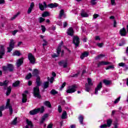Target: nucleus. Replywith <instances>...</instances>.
Here are the masks:
<instances>
[{
	"mask_svg": "<svg viewBox=\"0 0 128 128\" xmlns=\"http://www.w3.org/2000/svg\"><path fill=\"white\" fill-rule=\"evenodd\" d=\"M88 56V52H84L80 56V58L83 60L84 58H86V56Z\"/></svg>",
	"mask_w": 128,
	"mask_h": 128,
	"instance_id": "b1692460",
	"label": "nucleus"
},
{
	"mask_svg": "<svg viewBox=\"0 0 128 128\" xmlns=\"http://www.w3.org/2000/svg\"><path fill=\"white\" fill-rule=\"evenodd\" d=\"M10 99H8L6 106L4 107V106H2L1 107H0V116H2V111L4 110H6V108H9L10 114H12V106H10Z\"/></svg>",
	"mask_w": 128,
	"mask_h": 128,
	"instance_id": "f257e3e1",
	"label": "nucleus"
},
{
	"mask_svg": "<svg viewBox=\"0 0 128 128\" xmlns=\"http://www.w3.org/2000/svg\"><path fill=\"white\" fill-rule=\"evenodd\" d=\"M2 68H3V70L6 72V70H8V66L6 67V66H4L3 67H2Z\"/></svg>",
	"mask_w": 128,
	"mask_h": 128,
	"instance_id": "052dcab7",
	"label": "nucleus"
},
{
	"mask_svg": "<svg viewBox=\"0 0 128 128\" xmlns=\"http://www.w3.org/2000/svg\"><path fill=\"white\" fill-rule=\"evenodd\" d=\"M34 3L32 2L30 4V6L28 8V14H30V12H32V10H34Z\"/></svg>",
	"mask_w": 128,
	"mask_h": 128,
	"instance_id": "6ab92c4d",
	"label": "nucleus"
},
{
	"mask_svg": "<svg viewBox=\"0 0 128 128\" xmlns=\"http://www.w3.org/2000/svg\"><path fill=\"white\" fill-rule=\"evenodd\" d=\"M95 40L100 42V36H95Z\"/></svg>",
	"mask_w": 128,
	"mask_h": 128,
	"instance_id": "bf43d9fd",
	"label": "nucleus"
},
{
	"mask_svg": "<svg viewBox=\"0 0 128 128\" xmlns=\"http://www.w3.org/2000/svg\"><path fill=\"white\" fill-rule=\"evenodd\" d=\"M44 112V107L42 106L40 108H38L30 111V114L34 116V114H38V112H40L42 114Z\"/></svg>",
	"mask_w": 128,
	"mask_h": 128,
	"instance_id": "f03ea898",
	"label": "nucleus"
},
{
	"mask_svg": "<svg viewBox=\"0 0 128 128\" xmlns=\"http://www.w3.org/2000/svg\"><path fill=\"white\" fill-rule=\"evenodd\" d=\"M59 66H63L64 68H66L68 66V61L66 60H62L58 62Z\"/></svg>",
	"mask_w": 128,
	"mask_h": 128,
	"instance_id": "ddd939ff",
	"label": "nucleus"
},
{
	"mask_svg": "<svg viewBox=\"0 0 128 128\" xmlns=\"http://www.w3.org/2000/svg\"><path fill=\"white\" fill-rule=\"evenodd\" d=\"M96 0H91V4H92L94 5L96 4Z\"/></svg>",
	"mask_w": 128,
	"mask_h": 128,
	"instance_id": "e2e57ef3",
	"label": "nucleus"
},
{
	"mask_svg": "<svg viewBox=\"0 0 128 128\" xmlns=\"http://www.w3.org/2000/svg\"><path fill=\"white\" fill-rule=\"evenodd\" d=\"M45 20L46 19L40 17V18H39V20H38L39 22L40 23L43 22H44Z\"/></svg>",
	"mask_w": 128,
	"mask_h": 128,
	"instance_id": "09e8293b",
	"label": "nucleus"
},
{
	"mask_svg": "<svg viewBox=\"0 0 128 128\" xmlns=\"http://www.w3.org/2000/svg\"><path fill=\"white\" fill-rule=\"evenodd\" d=\"M73 42L75 44L76 46H78L80 44V38L78 36H75L73 38Z\"/></svg>",
	"mask_w": 128,
	"mask_h": 128,
	"instance_id": "9d476101",
	"label": "nucleus"
},
{
	"mask_svg": "<svg viewBox=\"0 0 128 128\" xmlns=\"http://www.w3.org/2000/svg\"><path fill=\"white\" fill-rule=\"evenodd\" d=\"M64 10H61L60 12V18H62L64 16Z\"/></svg>",
	"mask_w": 128,
	"mask_h": 128,
	"instance_id": "a19ab883",
	"label": "nucleus"
},
{
	"mask_svg": "<svg viewBox=\"0 0 128 128\" xmlns=\"http://www.w3.org/2000/svg\"><path fill=\"white\" fill-rule=\"evenodd\" d=\"M58 4L56 3L54 4H48V6L50 8H54L58 7Z\"/></svg>",
	"mask_w": 128,
	"mask_h": 128,
	"instance_id": "5701e85b",
	"label": "nucleus"
},
{
	"mask_svg": "<svg viewBox=\"0 0 128 128\" xmlns=\"http://www.w3.org/2000/svg\"><path fill=\"white\" fill-rule=\"evenodd\" d=\"M113 68H114V66L112 65V66H108L106 68V70H112Z\"/></svg>",
	"mask_w": 128,
	"mask_h": 128,
	"instance_id": "de8ad7c7",
	"label": "nucleus"
},
{
	"mask_svg": "<svg viewBox=\"0 0 128 128\" xmlns=\"http://www.w3.org/2000/svg\"><path fill=\"white\" fill-rule=\"evenodd\" d=\"M66 82H64L60 88V90H62V88H64V86H66Z\"/></svg>",
	"mask_w": 128,
	"mask_h": 128,
	"instance_id": "5fc2aeb1",
	"label": "nucleus"
},
{
	"mask_svg": "<svg viewBox=\"0 0 128 128\" xmlns=\"http://www.w3.org/2000/svg\"><path fill=\"white\" fill-rule=\"evenodd\" d=\"M67 34L68 36H72L74 35V29L72 28H70L68 30Z\"/></svg>",
	"mask_w": 128,
	"mask_h": 128,
	"instance_id": "412c9836",
	"label": "nucleus"
},
{
	"mask_svg": "<svg viewBox=\"0 0 128 128\" xmlns=\"http://www.w3.org/2000/svg\"><path fill=\"white\" fill-rule=\"evenodd\" d=\"M13 56H20V52L19 51H15L14 52H13Z\"/></svg>",
	"mask_w": 128,
	"mask_h": 128,
	"instance_id": "72a5a7b5",
	"label": "nucleus"
},
{
	"mask_svg": "<svg viewBox=\"0 0 128 128\" xmlns=\"http://www.w3.org/2000/svg\"><path fill=\"white\" fill-rule=\"evenodd\" d=\"M61 118L62 120L66 118V112L64 111L63 112Z\"/></svg>",
	"mask_w": 128,
	"mask_h": 128,
	"instance_id": "c85d7f7f",
	"label": "nucleus"
},
{
	"mask_svg": "<svg viewBox=\"0 0 128 128\" xmlns=\"http://www.w3.org/2000/svg\"><path fill=\"white\" fill-rule=\"evenodd\" d=\"M8 70L10 72H12L14 70V66L12 64H8Z\"/></svg>",
	"mask_w": 128,
	"mask_h": 128,
	"instance_id": "a878e982",
	"label": "nucleus"
},
{
	"mask_svg": "<svg viewBox=\"0 0 128 128\" xmlns=\"http://www.w3.org/2000/svg\"><path fill=\"white\" fill-rule=\"evenodd\" d=\"M85 86H86V92H90V88L88 87V84H85Z\"/></svg>",
	"mask_w": 128,
	"mask_h": 128,
	"instance_id": "3c124183",
	"label": "nucleus"
},
{
	"mask_svg": "<svg viewBox=\"0 0 128 128\" xmlns=\"http://www.w3.org/2000/svg\"><path fill=\"white\" fill-rule=\"evenodd\" d=\"M47 79L49 82H50V84H52L54 82V78L51 77V78L50 79V77H48Z\"/></svg>",
	"mask_w": 128,
	"mask_h": 128,
	"instance_id": "f704fd0d",
	"label": "nucleus"
},
{
	"mask_svg": "<svg viewBox=\"0 0 128 128\" xmlns=\"http://www.w3.org/2000/svg\"><path fill=\"white\" fill-rule=\"evenodd\" d=\"M11 92H12V88L10 86H9L7 88V92H6V96H9V94H10Z\"/></svg>",
	"mask_w": 128,
	"mask_h": 128,
	"instance_id": "c756f323",
	"label": "nucleus"
},
{
	"mask_svg": "<svg viewBox=\"0 0 128 128\" xmlns=\"http://www.w3.org/2000/svg\"><path fill=\"white\" fill-rule=\"evenodd\" d=\"M114 27L116 28V20H114Z\"/></svg>",
	"mask_w": 128,
	"mask_h": 128,
	"instance_id": "69168bd1",
	"label": "nucleus"
},
{
	"mask_svg": "<svg viewBox=\"0 0 128 128\" xmlns=\"http://www.w3.org/2000/svg\"><path fill=\"white\" fill-rule=\"evenodd\" d=\"M18 84H20V81L18 80L14 82L12 84V86L14 87L16 86H18Z\"/></svg>",
	"mask_w": 128,
	"mask_h": 128,
	"instance_id": "4c0bfd02",
	"label": "nucleus"
},
{
	"mask_svg": "<svg viewBox=\"0 0 128 128\" xmlns=\"http://www.w3.org/2000/svg\"><path fill=\"white\" fill-rule=\"evenodd\" d=\"M68 26V22H64L63 24V26L64 28H66Z\"/></svg>",
	"mask_w": 128,
	"mask_h": 128,
	"instance_id": "0e129e2a",
	"label": "nucleus"
},
{
	"mask_svg": "<svg viewBox=\"0 0 128 128\" xmlns=\"http://www.w3.org/2000/svg\"><path fill=\"white\" fill-rule=\"evenodd\" d=\"M119 66H126V64L124 62H120L118 64Z\"/></svg>",
	"mask_w": 128,
	"mask_h": 128,
	"instance_id": "13d9d810",
	"label": "nucleus"
},
{
	"mask_svg": "<svg viewBox=\"0 0 128 128\" xmlns=\"http://www.w3.org/2000/svg\"><path fill=\"white\" fill-rule=\"evenodd\" d=\"M47 128H52V124H48L47 126Z\"/></svg>",
	"mask_w": 128,
	"mask_h": 128,
	"instance_id": "774afa93",
	"label": "nucleus"
},
{
	"mask_svg": "<svg viewBox=\"0 0 128 128\" xmlns=\"http://www.w3.org/2000/svg\"><path fill=\"white\" fill-rule=\"evenodd\" d=\"M26 126L25 128H32L34 126V125H32V121L28 120V119H27L26 120Z\"/></svg>",
	"mask_w": 128,
	"mask_h": 128,
	"instance_id": "9b49d317",
	"label": "nucleus"
},
{
	"mask_svg": "<svg viewBox=\"0 0 128 128\" xmlns=\"http://www.w3.org/2000/svg\"><path fill=\"white\" fill-rule=\"evenodd\" d=\"M40 76H37L36 79V83L37 86H40Z\"/></svg>",
	"mask_w": 128,
	"mask_h": 128,
	"instance_id": "bb28decb",
	"label": "nucleus"
},
{
	"mask_svg": "<svg viewBox=\"0 0 128 128\" xmlns=\"http://www.w3.org/2000/svg\"><path fill=\"white\" fill-rule=\"evenodd\" d=\"M8 82V80H5L4 82H0V86H6Z\"/></svg>",
	"mask_w": 128,
	"mask_h": 128,
	"instance_id": "2f4dec72",
	"label": "nucleus"
},
{
	"mask_svg": "<svg viewBox=\"0 0 128 128\" xmlns=\"http://www.w3.org/2000/svg\"><path fill=\"white\" fill-rule=\"evenodd\" d=\"M43 44H42V46H46L48 45V42H46V40L45 39H43Z\"/></svg>",
	"mask_w": 128,
	"mask_h": 128,
	"instance_id": "c03bdc74",
	"label": "nucleus"
},
{
	"mask_svg": "<svg viewBox=\"0 0 128 128\" xmlns=\"http://www.w3.org/2000/svg\"><path fill=\"white\" fill-rule=\"evenodd\" d=\"M97 46L98 48H102L104 46V43H98Z\"/></svg>",
	"mask_w": 128,
	"mask_h": 128,
	"instance_id": "603ef678",
	"label": "nucleus"
},
{
	"mask_svg": "<svg viewBox=\"0 0 128 128\" xmlns=\"http://www.w3.org/2000/svg\"><path fill=\"white\" fill-rule=\"evenodd\" d=\"M82 18H88V14L82 10L80 13Z\"/></svg>",
	"mask_w": 128,
	"mask_h": 128,
	"instance_id": "4be33fe9",
	"label": "nucleus"
},
{
	"mask_svg": "<svg viewBox=\"0 0 128 128\" xmlns=\"http://www.w3.org/2000/svg\"><path fill=\"white\" fill-rule=\"evenodd\" d=\"M50 16V13L48 12H45L42 14V18H46V16Z\"/></svg>",
	"mask_w": 128,
	"mask_h": 128,
	"instance_id": "7c9ffc66",
	"label": "nucleus"
},
{
	"mask_svg": "<svg viewBox=\"0 0 128 128\" xmlns=\"http://www.w3.org/2000/svg\"><path fill=\"white\" fill-rule=\"evenodd\" d=\"M50 92L52 94H58V92H56V91L54 90H51Z\"/></svg>",
	"mask_w": 128,
	"mask_h": 128,
	"instance_id": "4d7b16f0",
	"label": "nucleus"
},
{
	"mask_svg": "<svg viewBox=\"0 0 128 128\" xmlns=\"http://www.w3.org/2000/svg\"><path fill=\"white\" fill-rule=\"evenodd\" d=\"M48 118V114H44L42 116V119H41V120L40 121V124H42L44 122H46V120Z\"/></svg>",
	"mask_w": 128,
	"mask_h": 128,
	"instance_id": "dca6fc26",
	"label": "nucleus"
},
{
	"mask_svg": "<svg viewBox=\"0 0 128 128\" xmlns=\"http://www.w3.org/2000/svg\"><path fill=\"white\" fill-rule=\"evenodd\" d=\"M112 120L111 119H109L107 120V124H104L100 126V128H110V126H112Z\"/></svg>",
	"mask_w": 128,
	"mask_h": 128,
	"instance_id": "0eeeda50",
	"label": "nucleus"
},
{
	"mask_svg": "<svg viewBox=\"0 0 128 128\" xmlns=\"http://www.w3.org/2000/svg\"><path fill=\"white\" fill-rule=\"evenodd\" d=\"M24 63V58H21L20 59H18L17 60L16 66H18V68H19V66H20L22 64Z\"/></svg>",
	"mask_w": 128,
	"mask_h": 128,
	"instance_id": "4468645a",
	"label": "nucleus"
},
{
	"mask_svg": "<svg viewBox=\"0 0 128 128\" xmlns=\"http://www.w3.org/2000/svg\"><path fill=\"white\" fill-rule=\"evenodd\" d=\"M4 54V46H0V58H2Z\"/></svg>",
	"mask_w": 128,
	"mask_h": 128,
	"instance_id": "a211bd4d",
	"label": "nucleus"
},
{
	"mask_svg": "<svg viewBox=\"0 0 128 128\" xmlns=\"http://www.w3.org/2000/svg\"><path fill=\"white\" fill-rule=\"evenodd\" d=\"M111 4L112 6H116V0H111Z\"/></svg>",
	"mask_w": 128,
	"mask_h": 128,
	"instance_id": "680f3d73",
	"label": "nucleus"
},
{
	"mask_svg": "<svg viewBox=\"0 0 128 128\" xmlns=\"http://www.w3.org/2000/svg\"><path fill=\"white\" fill-rule=\"evenodd\" d=\"M79 120L80 122V123L81 124H83V122H84V117H82V116H80L79 117Z\"/></svg>",
	"mask_w": 128,
	"mask_h": 128,
	"instance_id": "e433bc0d",
	"label": "nucleus"
},
{
	"mask_svg": "<svg viewBox=\"0 0 128 128\" xmlns=\"http://www.w3.org/2000/svg\"><path fill=\"white\" fill-rule=\"evenodd\" d=\"M20 14V12L17 13L16 14H15L13 17L11 18V20H16L18 16Z\"/></svg>",
	"mask_w": 128,
	"mask_h": 128,
	"instance_id": "58836bf2",
	"label": "nucleus"
},
{
	"mask_svg": "<svg viewBox=\"0 0 128 128\" xmlns=\"http://www.w3.org/2000/svg\"><path fill=\"white\" fill-rule=\"evenodd\" d=\"M41 30H42V32H46V27L44 26V25L41 26Z\"/></svg>",
	"mask_w": 128,
	"mask_h": 128,
	"instance_id": "79ce46f5",
	"label": "nucleus"
},
{
	"mask_svg": "<svg viewBox=\"0 0 128 128\" xmlns=\"http://www.w3.org/2000/svg\"><path fill=\"white\" fill-rule=\"evenodd\" d=\"M120 100V96L118 97L114 101V104H118Z\"/></svg>",
	"mask_w": 128,
	"mask_h": 128,
	"instance_id": "49530a36",
	"label": "nucleus"
},
{
	"mask_svg": "<svg viewBox=\"0 0 128 128\" xmlns=\"http://www.w3.org/2000/svg\"><path fill=\"white\" fill-rule=\"evenodd\" d=\"M103 82H104V84L106 85L110 84V82L108 80H104Z\"/></svg>",
	"mask_w": 128,
	"mask_h": 128,
	"instance_id": "a18cd8bd",
	"label": "nucleus"
},
{
	"mask_svg": "<svg viewBox=\"0 0 128 128\" xmlns=\"http://www.w3.org/2000/svg\"><path fill=\"white\" fill-rule=\"evenodd\" d=\"M28 59L30 63L32 64H36V58L34 56L32 53H29L28 54Z\"/></svg>",
	"mask_w": 128,
	"mask_h": 128,
	"instance_id": "39448f33",
	"label": "nucleus"
},
{
	"mask_svg": "<svg viewBox=\"0 0 128 128\" xmlns=\"http://www.w3.org/2000/svg\"><path fill=\"white\" fill-rule=\"evenodd\" d=\"M100 16V15L98 14H94L93 15V18H94V20H96V18H98Z\"/></svg>",
	"mask_w": 128,
	"mask_h": 128,
	"instance_id": "864d4df0",
	"label": "nucleus"
},
{
	"mask_svg": "<svg viewBox=\"0 0 128 128\" xmlns=\"http://www.w3.org/2000/svg\"><path fill=\"white\" fill-rule=\"evenodd\" d=\"M58 112L60 113V112H62V106H58Z\"/></svg>",
	"mask_w": 128,
	"mask_h": 128,
	"instance_id": "6e6d98bb",
	"label": "nucleus"
},
{
	"mask_svg": "<svg viewBox=\"0 0 128 128\" xmlns=\"http://www.w3.org/2000/svg\"><path fill=\"white\" fill-rule=\"evenodd\" d=\"M48 88V82H44V88Z\"/></svg>",
	"mask_w": 128,
	"mask_h": 128,
	"instance_id": "c9c22d12",
	"label": "nucleus"
},
{
	"mask_svg": "<svg viewBox=\"0 0 128 128\" xmlns=\"http://www.w3.org/2000/svg\"><path fill=\"white\" fill-rule=\"evenodd\" d=\"M39 8L40 10H44V8H46V2H44L43 4L40 3Z\"/></svg>",
	"mask_w": 128,
	"mask_h": 128,
	"instance_id": "f3484780",
	"label": "nucleus"
},
{
	"mask_svg": "<svg viewBox=\"0 0 128 128\" xmlns=\"http://www.w3.org/2000/svg\"><path fill=\"white\" fill-rule=\"evenodd\" d=\"M104 56V54H100L97 56V58L98 59L102 58Z\"/></svg>",
	"mask_w": 128,
	"mask_h": 128,
	"instance_id": "8fccbe9b",
	"label": "nucleus"
},
{
	"mask_svg": "<svg viewBox=\"0 0 128 128\" xmlns=\"http://www.w3.org/2000/svg\"><path fill=\"white\" fill-rule=\"evenodd\" d=\"M28 94V92L25 91V92L22 94V102H26L27 100L26 98V94Z\"/></svg>",
	"mask_w": 128,
	"mask_h": 128,
	"instance_id": "2eb2a0df",
	"label": "nucleus"
},
{
	"mask_svg": "<svg viewBox=\"0 0 128 128\" xmlns=\"http://www.w3.org/2000/svg\"><path fill=\"white\" fill-rule=\"evenodd\" d=\"M120 34L122 36H126V28H123L121 29L120 31Z\"/></svg>",
	"mask_w": 128,
	"mask_h": 128,
	"instance_id": "aec40b11",
	"label": "nucleus"
},
{
	"mask_svg": "<svg viewBox=\"0 0 128 128\" xmlns=\"http://www.w3.org/2000/svg\"><path fill=\"white\" fill-rule=\"evenodd\" d=\"M18 32V30H14V31L12 32V34L13 36H15L16 34Z\"/></svg>",
	"mask_w": 128,
	"mask_h": 128,
	"instance_id": "338daca9",
	"label": "nucleus"
},
{
	"mask_svg": "<svg viewBox=\"0 0 128 128\" xmlns=\"http://www.w3.org/2000/svg\"><path fill=\"white\" fill-rule=\"evenodd\" d=\"M76 90V86H69L66 90V92L67 94H72Z\"/></svg>",
	"mask_w": 128,
	"mask_h": 128,
	"instance_id": "7ed1b4c3",
	"label": "nucleus"
},
{
	"mask_svg": "<svg viewBox=\"0 0 128 128\" xmlns=\"http://www.w3.org/2000/svg\"><path fill=\"white\" fill-rule=\"evenodd\" d=\"M62 44H64V42H61L56 50L58 54H54L53 55H52V56L53 58H58V54H60L61 48H62Z\"/></svg>",
	"mask_w": 128,
	"mask_h": 128,
	"instance_id": "423d86ee",
	"label": "nucleus"
},
{
	"mask_svg": "<svg viewBox=\"0 0 128 128\" xmlns=\"http://www.w3.org/2000/svg\"><path fill=\"white\" fill-rule=\"evenodd\" d=\"M102 82H100L98 85L95 88V94H98V92L102 90Z\"/></svg>",
	"mask_w": 128,
	"mask_h": 128,
	"instance_id": "1a4fd4ad",
	"label": "nucleus"
},
{
	"mask_svg": "<svg viewBox=\"0 0 128 128\" xmlns=\"http://www.w3.org/2000/svg\"><path fill=\"white\" fill-rule=\"evenodd\" d=\"M32 73H29L26 77V80H30V78H32Z\"/></svg>",
	"mask_w": 128,
	"mask_h": 128,
	"instance_id": "ea45409f",
	"label": "nucleus"
},
{
	"mask_svg": "<svg viewBox=\"0 0 128 128\" xmlns=\"http://www.w3.org/2000/svg\"><path fill=\"white\" fill-rule=\"evenodd\" d=\"M88 84L89 86H92L94 84L92 83V79L88 78Z\"/></svg>",
	"mask_w": 128,
	"mask_h": 128,
	"instance_id": "473e14b6",
	"label": "nucleus"
},
{
	"mask_svg": "<svg viewBox=\"0 0 128 128\" xmlns=\"http://www.w3.org/2000/svg\"><path fill=\"white\" fill-rule=\"evenodd\" d=\"M38 70L37 69H34L33 70V72L32 73V74L33 76H38Z\"/></svg>",
	"mask_w": 128,
	"mask_h": 128,
	"instance_id": "393cba45",
	"label": "nucleus"
},
{
	"mask_svg": "<svg viewBox=\"0 0 128 128\" xmlns=\"http://www.w3.org/2000/svg\"><path fill=\"white\" fill-rule=\"evenodd\" d=\"M14 48V40L12 39L10 40L9 47L7 48L8 52H10L12 50V48Z\"/></svg>",
	"mask_w": 128,
	"mask_h": 128,
	"instance_id": "6e6552de",
	"label": "nucleus"
},
{
	"mask_svg": "<svg viewBox=\"0 0 128 128\" xmlns=\"http://www.w3.org/2000/svg\"><path fill=\"white\" fill-rule=\"evenodd\" d=\"M34 95L35 98H40V88L38 86L34 88Z\"/></svg>",
	"mask_w": 128,
	"mask_h": 128,
	"instance_id": "20e7f679",
	"label": "nucleus"
},
{
	"mask_svg": "<svg viewBox=\"0 0 128 128\" xmlns=\"http://www.w3.org/2000/svg\"><path fill=\"white\" fill-rule=\"evenodd\" d=\"M44 104L46 106H48V108H50V106H52L50 102L48 101H45L44 102Z\"/></svg>",
	"mask_w": 128,
	"mask_h": 128,
	"instance_id": "cd10ccee",
	"label": "nucleus"
},
{
	"mask_svg": "<svg viewBox=\"0 0 128 128\" xmlns=\"http://www.w3.org/2000/svg\"><path fill=\"white\" fill-rule=\"evenodd\" d=\"M18 120V118H15L14 119L12 120V124H16V122Z\"/></svg>",
	"mask_w": 128,
	"mask_h": 128,
	"instance_id": "37998d69",
	"label": "nucleus"
},
{
	"mask_svg": "<svg viewBox=\"0 0 128 128\" xmlns=\"http://www.w3.org/2000/svg\"><path fill=\"white\" fill-rule=\"evenodd\" d=\"M110 64V62L101 61L98 64V67L100 68V66H108V64Z\"/></svg>",
	"mask_w": 128,
	"mask_h": 128,
	"instance_id": "f8f14e48",
	"label": "nucleus"
}]
</instances>
